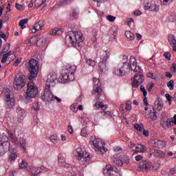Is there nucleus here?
<instances>
[{
    "label": "nucleus",
    "instance_id": "f257e3e1",
    "mask_svg": "<svg viewBox=\"0 0 176 176\" xmlns=\"http://www.w3.org/2000/svg\"><path fill=\"white\" fill-rule=\"evenodd\" d=\"M130 71L133 72H141L142 69L138 65L135 57L131 56L128 61V64H124L120 68L115 71L116 75L118 76H126L130 73Z\"/></svg>",
    "mask_w": 176,
    "mask_h": 176
},
{
    "label": "nucleus",
    "instance_id": "f03ea898",
    "mask_svg": "<svg viewBox=\"0 0 176 176\" xmlns=\"http://www.w3.org/2000/svg\"><path fill=\"white\" fill-rule=\"evenodd\" d=\"M89 144L96 152H100L102 155L108 151V148H105V142L100 138H96V136L91 137Z\"/></svg>",
    "mask_w": 176,
    "mask_h": 176
},
{
    "label": "nucleus",
    "instance_id": "7ed1b4c3",
    "mask_svg": "<svg viewBox=\"0 0 176 176\" xmlns=\"http://www.w3.org/2000/svg\"><path fill=\"white\" fill-rule=\"evenodd\" d=\"M66 37L68 38L69 42L71 45H75L76 43L79 45L85 41L82 32L69 31L67 32Z\"/></svg>",
    "mask_w": 176,
    "mask_h": 176
},
{
    "label": "nucleus",
    "instance_id": "20e7f679",
    "mask_svg": "<svg viewBox=\"0 0 176 176\" xmlns=\"http://www.w3.org/2000/svg\"><path fill=\"white\" fill-rule=\"evenodd\" d=\"M28 69L30 72L29 80H32V79H35L38 76V72H39V62L35 59H31L29 61Z\"/></svg>",
    "mask_w": 176,
    "mask_h": 176
},
{
    "label": "nucleus",
    "instance_id": "39448f33",
    "mask_svg": "<svg viewBox=\"0 0 176 176\" xmlns=\"http://www.w3.org/2000/svg\"><path fill=\"white\" fill-rule=\"evenodd\" d=\"M74 155L78 160H81V162H90V159L93 157L92 155L89 154V153L86 152L83 148H76L74 151Z\"/></svg>",
    "mask_w": 176,
    "mask_h": 176
},
{
    "label": "nucleus",
    "instance_id": "423d86ee",
    "mask_svg": "<svg viewBox=\"0 0 176 176\" xmlns=\"http://www.w3.org/2000/svg\"><path fill=\"white\" fill-rule=\"evenodd\" d=\"M75 71H76V66L72 65L67 67L64 74L62 75V79L65 82H72L75 80Z\"/></svg>",
    "mask_w": 176,
    "mask_h": 176
},
{
    "label": "nucleus",
    "instance_id": "0eeeda50",
    "mask_svg": "<svg viewBox=\"0 0 176 176\" xmlns=\"http://www.w3.org/2000/svg\"><path fill=\"white\" fill-rule=\"evenodd\" d=\"M135 72V76L133 78V81L131 82L133 89H137L138 86L142 85L144 83V80H145V76L142 74V69L140 72Z\"/></svg>",
    "mask_w": 176,
    "mask_h": 176
},
{
    "label": "nucleus",
    "instance_id": "6e6552de",
    "mask_svg": "<svg viewBox=\"0 0 176 176\" xmlns=\"http://www.w3.org/2000/svg\"><path fill=\"white\" fill-rule=\"evenodd\" d=\"M94 89L92 94L95 96L96 100H98L101 97V93H102V89L101 88V82L100 79L97 78H93Z\"/></svg>",
    "mask_w": 176,
    "mask_h": 176
},
{
    "label": "nucleus",
    "instance_id": "1a4fd4ad",
    "mask_svg": "<svg viewBox=\"0 0 176 176\" xmlns=\"http://www.w3.org/2000/svg\"><path fill=\"white\" fill-rule=\"evenodd\" d=\"M112 162L116 166L122 167L124 164H129L130 163V158L127 155H120V157L114 156L113 157Z\"/></svg>",
    "mask_w": 176,
    "mask_h": 176
},
{
    "label": "nucleus",
    "instance_id": "9d476101",
    "mask_svg": "<svg viewBox=\"0 0 176 176\" xmlns=\"http://www.w3.org/2000/svg\"><path fill=\"white\" fill-rule=\"evenodd\" d=\"M39 91L38 90V87L35 85L34 82L30 81L28 83V89L26 91V95L30 98H34L38 96V93Z\"/></svg>",
    "mask_w": 176,
    "mask_h": 176
},
{
    "label": "nucleus",
    "instance_id": "9b49d317",
    "mask_svg": "<svg viewBox=\"0 0 176 176\" xmlns=\"http://www.w3.org/2000/svg\"><path fill=\"white\" fill-rule=\"evenodd\" d=\"M144 10H150V12H159L160 6L156 4L153 0H144Z\"/></svg>",
    "mask_w": 176,
    "mask_h": 176
},
{
    "label": "nucleus",
    "instance_id": "f8f14e48",
    "mask_svg": "<svg viewBox=\"0 0 176 176\" xmlns=\"http://www.w3.org/2000/svg\"><path fill=\"white\" fill-rule=\"evenodd\" d=\"M41 100L47 101V102L54 101V95L52 93L50 87H45L44 92L41 94Z\"/></svg>",
    "mask_w": 176,
    "mask_h": 176
},
{
    "label": "nucleus",
    "instance_id": "ddd939ff",
    "mask_svg": "<svg viewBox=\"0 0 176 176\" xmlns=\"http://www.w3.org/2000/svg\"><path fill=\"white\" fill-rule=\"evenodd\" d=\"M103 174L109 176H120V173L116 167L111 165L106 166V168L103 169Z\"/></svg>",
    "mask_w": 176,
    "mask_h": 176
},
{
    "label": "nucleus",
    "instance_id": "4468645a",
    "mask_svg": "<svg viewBox=\"0 0 176 176\" xmlns=\"http://www.w3.org/2000/svg\"><path fill=\"white\" fill-rule=\"evenodd\" d=\"M25 76L21 75L18 78H15L14 80L13 86L14 89H22L25 86Z\"/></svg>",
    "mask_w": 176,
    "mask_h": 176
},
{
    "label": "nucleus",
    "instance_id": "2eb2a0df",
    "mask_svg": "<svg viewBox=\"0 0 176 176\" xmlns=\"http://www.w3.org/2000/svg\"><path fill=\"white\" fill-rule=\"evenodd\" d=\"M109 51L106 50L103 58H100L99 63V69L100 72H104L107 69V60L109 58Z\"/></svg>",
    "mask_w": 176,
    "mask_h": 176
},
{
    "label": "nucleus",
    "instance_id": "dca6fc26",
    "mask_svg": "<svg viewBox=\"0 0 176 176\" xmlns=\"http://www.w3.org/2000/svg\"><path fill=\"white\" fill-rule=\"evenodd\" d=\"M57 78H58L57 74L50 73L47 76L45 87H50V86H54V82L57 80Z\"/></svg>",
    "mask_w": 176,
    "mask_h": 176
},
{
    "label": "nucleus",
    "instance_id": "f3484780",
    "mask_svg": "<svg viewBox=\"0 0 176 176\" xmlns=\"http://www.w3.org/2000/svg\"><path fill=\"white\" fill-rule=\"evenodd\" d=\"M16 113L18 114V123H23L24 120V118L27 116V111L25 110L21 109L20 107H16Z\"/></svg>",
    "mask_w": 176,
    "mask_h": 176
},
{
    "label": "nucleus",
    "instance_id": "a211bd4d",
    "mask_svg": "<svg viewBox=\"0 0 176 176\" xmlns=\"http://www.w3.org/2000/svg\"><path fill=\"white\" fill-rule=\"evenodd\" d=\"M10 49V45H6L4 49L3 50V51L1 52V53H6L3 54V58L1 59V63L2 64H4V63H6V60H8V57H9L10 56V54H12V51H9V50Z\"/></svg>",
    "mask_w": 176,
    "mask_h": 176
},
{
    "label": "nucleus",
    "instance_id": "6ab92c4d",
    "mask_svg": "<svg viewBox=\"0 0 176 176\" xmlns=\"http://www.w3.org/2000/svg\"><path fill=\"white\" fill-rule=\"evenodd\" d=\"M10 149V144L8 142V140H4V142H1L0 143V152L1 153H3V152H6Z\"/></svg>",
    "mask_w": 176,
    "mask_h": 176
},
{
    "label": "nucleus",
    "instance_id": "aec40b11",
    "mask_svg": "<svg viewBox=\"0 0 176 176\" xmlns=\"http://www.w3.org/2000/svg\"><path fill=\"white\" fill-rule=\"evenodd\" d=\"M153 144L155 148H158L159 149H163V148H166V142L161 140H154Z\"/></svg>",
    "mask_w": 176,
    "mask_h": 176
},
{
    "label": "nucleus",
    "instance_id": "412c9836",
    "mask_svg": "<svg viewBox=\"0 0 176 176\" xmlns=\"http://www.w3.org/2000/svg\"><path fill=\"white\" fill-rule=\"evenodd\" d=\"M140 167L142 170L149 171L152 168V164L148 161H144L140 163Z\"/></svg>",
    "mask_w": 176,
    "mask_h": 176
},
{
    "label": "nucleus",
    "instance_id": "4be33fe9",
    "mask_svg": "<svg viewBox=\"0 0 176 176\" xmlns=\"http://www.w3.org/2000/svg\"><path fill=\"white\" fill-rule=\"evenodd\" d=\"M6 109H12V108L14 107L16 100L14 99V98H10L6 99Z\"/></svg>",
    "mask_w": 176,
    "mask_h": 176
},
{
    "label": "nucleus",
    "instance_id": "5701e85b",
    "mask_svg": "<svg viewBox=\"0 0 176 176\" xmlns=\"http://www.w3.org/2000/svg\"><path fill=\"white\" fill-rule=\"evenodd\" d=\"M30 171L32 173V175L36 176L38 175V174H40V173H42V171H43V166L32 167L30 168Z\"/></svg>",
    "mask_w": 176,
    "mask_h": 176
},
{
    "label": "nucleus",
    "instance_id": "b1692460",
    "mask_svg": "<svg viewBox=\"0 0 176 176\" xmlns=\"http://www.w3.org/2000/svg\"><path fill=\"white\" fill-rule=\"evenodd\" d=\"M42 28H43V22L38 21L37 23H36L33 26V30H32V32L33 34H35V32H36V31H41V30H42Z\"/></svg>",
    "mask_w": 176,
    "mask_h": 176
},
{
    "label": "nucleus",
    "instance_id": "393cba45",
    "mask_svg": "<svg viewBox=\"0 0 176 176\" xmlns=\"http://www.w3.org/2000/svg\"><path fill=\"white\" fill-rule=\"evenodd\" d=\"M8 137L10 138L11 142H13L14 144H17L19 140L17 139V137L14 135L12 131H8Z\"/></svg>",
    "mask_w": 176,
    "mask_h": 176
},
{
    "label": "nucleus",
    "instance_id": "a878e982",
    "mask_svg": "<svg viewBox=\"0 0 176 176\" xmlns=\"http://www.w3.org/2000/svg\"><path fill=\"white\" fill-rule=\"evenodd\" d=\"M63 32V30L59 28H54L50 32V34L52 35V36H56V35H61Z\"/></svg>",
    "mask_w": 176,
    "mask_h": 176
},
{
    "label": "nucleus",
    "instance_id": "bb28decb",
    "mask_svg": "<svg viewBox=\"0 0 176 176\" xmlns=\"http://www.w3.org/2000/svg\"><path fill=\"white\" fill-rule=\"evenodd\" d=\"M168 41L170 45H176V38L174 34H169L168 36Z\"/></svg>",
    "mask_w": 176,
    "mask_h": 176
},
{
    "label": "nucleus",
    "instance_id": "cd10ccee",
    "mask_svg": "<svg viewBox=\"0 0 176 176\" xmlns=\"http://www.w3.org/2000/svg\"><path fill=\"white\" fill-rule=\"evenodd\" d=\"M154 155L155 157H164L165 154L162 150L155 149L154 150Z\"/></svg>",
    "mask_w": 176,
    "mask_h": 176
},
{
    "label": "nucleus",
    "instance_id": "c85d7f7f",
    "mask_svg": "<svg viewBox=\"0 0 176 176\" xmlns=\"http://www.w3.org/2000/svg\"><path fill=\"white\" fill-rule=\"evenodd\" d=\"M125 36H126L127 39L129 41H133L135 38V36L131 32V31L127 30L125 32Z\"/></svg>",
    "mask_w": 176,
    "mask_h": 176
},
{
    "label": "nucleus",
    "instance_id": "c756f323",
    "mask_svg": "<svg viewBox=\"0 0 176 176\" xmlns=\"http://www.w3.org/2000/svg\"><path fill=\"white\" fill-rule=\"evenodd\" d=\"M50 140L52 144H58V142L60 141V138H58L57 135H52L50 137Z\"/></svg>",
    "mask_w": 176,
    "mask_h": 176
},
{
    "label": "nucleus",
    "instance_id": "7c9ffc66",
    "mask_svg": "<svg viewBox=\"0 0 176 176\" xmlns=\"http://www.w3.org/2000/svg\"><path fill=\"white\" fill-rule=\"evenodd\" d=\"M19 144L20 145H21L22 149H23V151H27V142L25 141V139H24L23 138H20Z\"/></svg>",
    "mask_w": 176,
    "mask_h": 176
},
{
    "label": "nucleus",
    "instance_id": "2f4dec72",
    "mask_svg": "<svg viewBox=\"0 0 176 176\" xmlns=\"http://www.w3.org/2000/svg\"><path fill=\"white\" fill-rule=\"evenodd\" d=\"M164 122H166V127H172L174 125V120L173 119L168 118L167 120H164Z\"/></svg>",
    "mask_w": 176,
    "mask_h": 176
},
{
    "label": "nucleus",
    "instance_id": "473e14b6",
    "mask_svg": "<svg viewBox=\"0 0 176 176\" xmlns=\"http://www.w3.org/2000/svg\"><path fill=\"white\" fill-rule=\"evenodd\" d=\"M45 2L46 0H35L34 5L36 8H41Z\"/></svg>",
    "mask_w": 176,
    "mask_h": 176
},
{
    "label": "nucleus",
    "instance_id": "72a5a7b5",
    "mask_svg": "<svg viewBox=\"0 0 176 176\" xmlns=\"http://www.w3.org/2000/svg\"><path fill=\"white\" fill-rule=\"evenodd\" d=\"M28 163L25 162V161L23 160L19 164V168H21V170H28Z\"/></svg>",
    "mask_w": 176,
    "mask_h": 176
},
{
    "label": "nucleus",
    "instance_id": "f704fd0d",
    "mask_svg": "<svg viewBox=\"0 0 176 176\" xmlns=\"http://www.w3.org/2000/svg\"><path fill=\"white\" fill-rule=\"evenodd\" d=\"M95 107L98 108V109L102 108L103 111H105V109H107V106H105L104 104H102V102H96V103L95 104Z\"/></svg>",
    "mask_w": 176,
    "mask_h": 176
},
{
    "label": "nucleus",
    "instance_id": "c9c22d12",
    "mask_svg": "<svg viewBox=\"0 0 176 176\" xmlns=\"http://www.w3.org/2000/svg\"><path fill=\"white\" fill-rule=\"evenodd\" d=\"M15 8L17 9V10H19L20 12H23L25 9V6L24 4H20V3H15Z\"/></svg>",
    "mask_w": 176,
    "mask_h": 176
},
{
    "label": "nucleus",
    "instance_id": "e433bc0d",
    "mask_svg": "<svg viewBox=\"0 0 176 176\" xmlns=\"http://www.w3.org/2000/svg\"><path fill=\"white\" fill-rule=\"evenodd\" d=\"M27 23H28V19H27L21 20V21L19 22V25L21 30H24V28H25V24H27Z\"/></svg>",
    "mask_w": 176,
    "mask_h": 176
},
{
    "label": "nucleus",
    "instance_id": "4c0bfd02",
    "mask_svg": "<svg viewBox=\"0 0 176 176\" xmlns=\"http://www.w3.org/2000/svg\"><path fill=\"white\" fill-rule=\"evenodd\" d=\"M150 118L152 120H156V119H157V112H156L155 110H154L153 112L151 111Z\"/></svg>",
    "mask_w": 176,
    "mask_h": 176
},
{
    "label": "nucleus",
    "instance_id": "58836bf2",
    "mask_svg": "<svg viewBox=\"0 0 176 176\" xmlns=\"http://www.w3.org/2000/svg\"><path fill=\"white\" fill-rule=\"evenodd\" d=\"M79 14V10L78 9H73L72 10V12L70 13V16L72 17L73 19H75L76 16Z\"/></svg>",
    "mask_w": 176,
    "mask_h": 176
},
{
    "label": "nucleus",
    "instance_id": "ea45409f",
    "mask_svg": "<svg viewBox=\"0 0 176 176\" xmlns=\"http://www.w3.org/2000/svg\"><path fill=\"white\" fill-rule=\"evenodd\" d=\"M16 159H17V154H16V153H12L9 157L10 163H14Z\"/></svg>",
    "mask_w": 176,
    "mask_h": 176
},
{
    "label": "nucleus",
    "instance_id": "a19ab883",
    "mask_svg": "<svg viewBox=\"0 0 176 176\" xmlns=\"http://www.w3.org/2000/svg\"><path fill=\"white\" fill-rule=\"evenodd\" d=\"M59 6H64V5H67L69 3V0H58Z\"/></svg>",
    "mask_w": 176,
    "mask_h": 176
},
{
    "label": "nucleus",
    "instance_id": "79ce46f5",
    "mask_svg": "<svg viewBox=\"0 0 176 176\" xmlns=\"http://www.w3.org/2000/svg\"><path fill=\"white\" fill-rule=\"evenodd\" d=\"M10 93H11L10 89H5L4 95H5L6 100H7L8 98H12V97H10Z\"/></svg>",
    "mask_w": 176,
    "mask_h": 176
},
{
    "label": "nucleus",
    "instance_id": "37998d69",
    "mask_svg": "<svg viewBox=\"0 0 176 176\" xmlns=\"http://www.w3.org/2000/svg\"><path fill=\"white\" fill-rule=\"evenodd\" d=\"M86 63L87 64H88V65H90L91 67L96 66V61L91 59H86Z\"/></svg>",
    "mask_w": 176,
    "mask_h": 176
},
{
    "label": "nucleus",
    "instance_id": "c03bdc74",
    "mask_svg": "<svg viewBox=\"0 0 176 176\" xmlns=\"http://www.w3.org/2000/svg\"><path fill=\"white\" fill-rule=\"evenodd\" d=\"M58 160L59 166H61V164H64L65 162V159H64V157L61 155H58Z\"/></svg>",
    "mask_w": 176,
    "mask_h": 176
},
{
    "label": "nucleus",
    "instance_id": "a18cd8bd",
    "mask_svg": "<svg viewBox=\"0 0 176 176\" xmlns=\"http://www.w3.org/2000/svg\"><path fill=\"white\" fill-rule=\"evenodd\" d=\"M135 148L137 151H138V152H144L146 151V148L144 147V146L141 144H140L139 146H137Z\"/></svg>",
    "mask_w": 176,
    "mask_h": 176
},
{
    "label": "nucleus",
    "instance_id": "49530a36",
    "mask_svg": "<svg viewBox=\"0 0 176 176\" xmlns=\"http://www.w3.org/2000/svg\"><path fill=\"white\" fill-rule=\"evenodd\" d=\"M4 141H8V136L5 134L0 135V144Z\"/></svg>",
    "mask_w": 176,
    "mask_h": 176
},
{
    "label": "nucleus",
    "instance_id": "de8ad7c7",
    "mask_svg": "<svg viewBox=\"0 0 176 176\" xmlns=\"http://www.w3.org/2000/svg\"><path fill=\"white\" fill-rule=\"evenodd\" d=\"M168 87H170V90H174V80H170L167 82Z\"/></svg>",
    "mask_w": 176,
    "mask_h": 176
},
{
    "label": "nucleus",
    "instance_id": "09e8293b",
    "mask_svg": "<svg viewBox=\"0 0 176 176\" xmlns=\"http://www.w3.org/2000/svg\"><path fill=\"white\" fill-rule=\"evenodd\" d=\"M134 128L138 130V131H142V129H144V125L135 124L134 125Z\"/></svg>",
    "mask_w": 176,
    "mask_h": 176
},
{
    "label": "nucleus",
    "instance_id": "8fccbe9b",
    "mask_svg": "<svg viewBox=\"0 0 176 176\" xmlns=\"http://www.w3.org/2000/svg\"><path fill=\"white\" fill-rule=\"evenodd\" d=\"M9 17H10V14L6 12L4 16H3V19H2V21L3 23H6L7 21H9Z\"/></svg>",
    "mask_w": 176,
    "mask_h": 176
},
{
    "label": "nucleus",
    "instance_id": "3c124183",
    "mask_svg": "<svg viewBox=\"0 0 176 176\" xmlns=\"http://www.w3.org/2000/svg\"><path fill=\"white\" fill-rule=\"evenodd\" d=\"M127 61H129V58L127 57V56L124 55L122 56V63L123 64V65H124V64H129Z\"/></svg>",
    "mask_w": 176,
    "mask_h": 176
},
{
    "label": "nucleus",
    "instance_id": "603ef678",
    "mask_svg": "<svg viewBox=\"0 0 176 176\" xmlns=\"http://www.w3.org/2000/svg\"><path fill=\"white\" fill-rule=\"evenodd\" d=\"M140 90L143 93L144 97H146V94H148V92H146V90L145 89V87H144V85H140Z\"/></svg>",
    "mask_w": 176,
    "mask_h": 176
},
{
    "label": "nucleus",
    "instance_id": "864d4df0",
    "mask_svg": "<svg viewBox=\"0 0 176 176\" xmlns=\"http://www.w3.org/2000/svg\"><path fill=\"white\" fill-rule=\"evenodd\" d=\"M131 102L130 101L126 102V106H125V109L126 111H131Z\"/></svg>",
    "mask_w": 176,
    "mask_h": 176
},
{
    "label": "nucleus",
    "instance_id": "5fc2aeb1",
    "mask_svg": "<svg viewBox=\"0 0 176 176\" xmlns=\"http://www.w3.org/2000/svg\"><path fill=\"white\" fill-rule=\"evenodd\" d=\"M164 57H165V58L169 61L171 60V54L167 52L164 53Z\"/></svg>",
    "mask_w": 176,
    "mask_h": 176
},
{
    "label": "nucleus",
    "instance_id": "6e6d98bb",
    "mask_svg": "<svg viewBox=\"0 0 176 176\" xmlns=\"http://www.w3.org/2000/svg\"><path fill=\"white\" fill-rule=\"evenodd\" d=\"M80 135H82V137H87V131L86 130V128H83L81 130Z\"/></svg>",
    "mask_w": 176,
    "mask_h": 176
},
{
    "label": "nucleus",
    "instance_id": "4d7b16f0",
    "mask_svg": "<svg viewBox=\"0 0 176 176\" xmlns=\"http://www.w3.org/2000/svg\"><path fill=\"white\" fill-rule=\"evenodd\" d=\"M163 106H164L163 102H159L157 106V111H162V109H163Z\"/></svg>",
    "mask_w": 176,
    "mask_h": 176
},
{
    "label": "nucleus",
    "instance_id": "13d9d810",
    "mask_svg": "<svg viewBox=\"0 0 176 176\" xmlns=\"http://www.w3.org/2000/svg\"><path fill=\"white\" fill-rule=\"evenodd\" d=\"M70 109H71V111H72V112H78V105L72 104L70 107Z\"/></svg>",
    "mask_w": 176,
    "mask_h": 176
},
{
    "label": "nucleus",
    "instance_id": "bf43d9fd",
    "mask_svg": "<svg viewBox=\"0 0 176 176\" xmlns=\"http://www.w3.org/2000/svg\"><path fill=\"white\" fill-rule=\"evenodd\" d=\"M26 45H34V38H30L25 41Z\"/></svg>",
    "mask_w": 176,
    "mask_h": 176
},
{
    "label": "nucleus",
    "instance_id": "052dcab7",
    "mask_svg": "<svg viewBox=\"0 0 176 176\" xmlns=\"http://www.w3.org/2000/svg\"><path fill=\"white\" fill-rule=\"evenodd\" d=\"M32 109H34V111H39V104L35 102L33 104V106H32Z\"/></svg>",
    "mask_w": 176,
    "mask_h": 176
},
{
    "label": "nucleus",
    "instance_id": "680f3d73",
    "mask_svg": "<svg viewBox=\"0 0 176 176\" xmlns=\"http://www.w3.org/2000/svg\"><path fill=\"white\" fill-rule=\"evenodd\" d=\"M164 120H166V118H162L160 121V125L163 129H166V122H164Z\"/></svg>",
    "mask_w": 176,
    "mask_h": 176
},
{
    "label": "nucleus",
    "instance_id": "e2e57ef3",
    "mask_svg": "<svg viewBox=\"0 0 176 176\" xmlns=\"http://www.w3.org/2000/svg\"><path fill=\"white\" fill-rule=\"evenodd\" d=\"M107 20H109L111 23L113 22L114 20H116V17L112 15L107 16Z\"/></svg>",
    "mask_w": 176,
    "mask_h": 176
},
{
    "label": "nucleus",
    "instance_id": "0e129e2a",
    "mask_svg": "<svg viewBox=\"0 0 176 176\" xmlns=\"http://www.w3.org/2000/svg\"><path fill=\"white\" fill-rule=\"evenodd\" d=\"M152 170L153 171H157V170H159V168H160V166H159V164H155V165H152Z\"/></svg>",
    "mask_w": 176,
    "mask_h": 176
},
{
    "label": "nucleus",
    "instance_id": "69168bd1",
    "mask_svg": "<svg viewBox=\"0 0 176 176\" xmlns=\"http://www.w3.org/2000/svg\"><path fill=\"white\" fill-rule=\"evenodd\" d=\"M143 157L142 155H138L135 157V160H136V162H140V160H142Z\"/></svg>",
    "mask_w": 176,
    "mask_h": 176
},
{
    "label": "nucleus",
    "instance_id": "338daca9",
    "mask_svg": "<svg viewBox=\"0 0 176 176\" xmlns=\"http://www.w3.org/2000/svg\"><path fill=\"white\" fill-rule=\"evenodd\" d=\"M21 63V58H17L14 62V67H17L19 64Z\"/></svg>",
    "mask_w": 176,
    "mask_h": 176
},
{
    "label": "nucleus",
    "instance_id": "774afa93",
    "mask_svg": "<svg viewBox=\"0 0 176 176\" xmlns=\"http://www.w3.org/2000/svg\"><path fill=\"white\" fill-rule=\"evenodd\" d=\"M169 173L170 174H171L172 175H174L176 174V168H172L169 170Z\"/></svg>",
    "mask_w": 176,
    "mask_h": 176
}]
</instances>
